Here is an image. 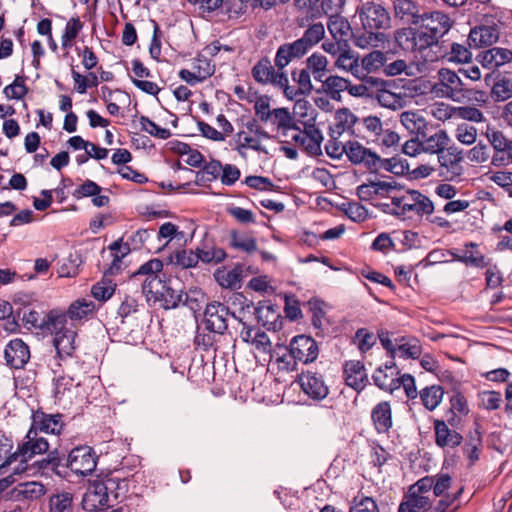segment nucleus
Instances as JSON below:
<instances>
[{
  "label": "nucleus",
  "mask_w": 512,
  "mask_h": 512,
  "mask_svg": "<svg viewBox=\"0 0 512 512\" xmlns=\"http://www.w3.org/2000/svg\"><path fill=\"white\" fill-rule=\"evenodd\" d=\"M119 474L120 471H110L92 481L82 499L83 509L112 508L123 501L129 491V480Z\"/></svg>",
  "instance_id": "f257e3e1"
},
{
  "label": "nucleus",
  "mask_w": 512,
  "mask_h": 512,
  "mask_svg": "<svg viewBox=\"0 0 512 512\" xmlns=\"http://www.w3.org/2000/svg\"><path fill=\"white\" fill-rule=\"evenodd\" d=\"M418 28H410L406 38V49L422 52L427 48L437 49L442 37L450 30L452 21L448 15L433 11L422 13Z\"/></svg>",
  "instance_id": "f03ea898"
},
{
  "label": "nucleus",
  "mask_w": 512,
  "mask_h": 512,
  "mask_svg": "<svg viewBox=\"0 0 512 512\" xmlns=\"http://www.w3.org/2000/svg\"><path fill=\"white\" fill-rule=\"evenodd\" d=\"M393 57V52L380 50H372L362 57L354 54V77L361 81L359 84H354V96L373 98L376 91L385 92L386 82L368 74L377 72Z\"/></svg>",
  "instance_id": "7ed1b4c3"
},
{
  "label": "nucleus",
  "mask_w": 512,
  "mask_h": 512,
  "mask_svg": "<svg viewBox=\"0 0 512 512\" xmlns=\"http://www.w3.org/2000/svg\"><path fill=\"white\" fill-rule=\"evenodd\" d=\"M438 78L439 81L433 87L437 95L460 103L472 99L484 101L485 93L465 81L459 70L455 72L448 68H441L438 71Z\"/></svg>",
  "instance_id": "20e7f679"
},
{
  "label": "nucleus",
  "mask_w": 512,
  "mask_h": 512,
  "mask_svg": "<svg viewBox=\"0 0 512 512\" xmlns=\"http://www.w3.org/2000/svg\"><path fill=\"white\" fill-rule=\"evenodd\" d=\"M282 348L285 353L277 358V362L279 368L286 371H297L298 362L309 364L314 362L319 355L317 342L305 334L294 336L289 345Z\"/></svg>",
  "instance_id": "39448f33"
},
{
  "label": "nucleus",
  "mask_w": 512,
  "mask_h": 512,
  "mask_svg": "<svg viewBox=\"0 0 512 512\" xmlns=\"http://www.w3.org/2000/svg\"><path fill=\"white\" fill-rule=\"evenodd\" d=\"M142 292L148 299L160 302L164 310L180 307L184 296L183 284L172 278H152L146 284H142Z\"/></svg>",
  "instance_id": "423d86ee"
},
{
  "label": "nucleus",
  "mask_w": 512,
  "mask_h": 512,
  "mask_svg": "<svg viewBox=\"0 0 512 512\" xmlns=\"http://www.w3.org/2000/svg\"><path fill=\"white\" fill-rule=\"evenodd\" d=\"M395 161V158L381 159L375 152L354 141V165H362L371 173H376L381 168L394 174L402 173L403 165H398Z\"/></svg>",
  "instance_id": "0eeeda50"
},
{
  "label": "nucleus",
  "mask_w": 512,
  "mask_h": 512,
  "mask_svg": "<svg viewBox=\"0 0 512 512\" xmlns=\"http://www.w3.org/2000/svg\"><path fill=\"white\" fill-rule=\"evenodd\" d=\"M400 217L411 219L414 215L430 216L434 211V204L430 198L418 190H407L400 196Z\"/></svg>",
  "instance_id": "6e6552de"
},
{
  "label": "nucleus",
  "mask_w": 512,
  "mask_h": 512,
  "mask_svg": "<svg viewBox=\"0 0 512 512\" xmlns=\"http://www.w3.org/2000/svg\"><path fill=\"white\" fill-rule=\"evenodd\" d=\"M97 455L94 449L88 445H80L68 452V463L71 473L78 476L90 475L97 466Z\"/></svg>",
  "instance_id": "1a4fd4ad"
},
{
  "label": "nucleus",
  "mask_w": 512,
  "mask_h": 512,
  "mask_svg": "<svg viewBox=\"0 0 512 512\" xmlns=\"http://www.w3.org/2000/svg\"><path fill=\"white\" fill-rule=\"evenodd\" d=\"M356 13L359 14L364 30L378 32L380 29L390 27L391 19L389 13L380 4L367 2L361 8H357Z\"/></svg>",
  "instance_id": "9d476101"
},
{
  "label": "nucleus",
  "mask_w": 512,
  "mask_h": 512,
  "mask_svg": "<svg viewBox=\"0 0 512 512\" xmlns=\"http://www.w3.org/2000/svg\"><path fill=\"white\" fill-rule=\"evenodd\" d=\"M488 142L494 150L491 164L496 167L507 166L512 163V139L500 130H488L486 133Z\"/></svg>",
  "instance_id": "9b49d317"
},
{
  "label": "nucleus",
  "mask_w": 512,
  "mask_h": 512,
  "mask_svg": "<svg viewBox=\"0 0 512 512\" xmlns=\"http://www.w3.org/2000/svg\"><path fill=\"white\" fill-rule=\"evenodd\" d=\"M229 314L230 309L225 304L219 301L207 303L204 310L206 330L210 333L225 334L228 330L227 317Z\"/></svg>",
  "instance_id": "f8f14e48"
},
{
  "label": "nucleus",
  "mask_w": 512,
  "mask_h": 512,
  "mask_svg": "<svg viewBox=\"0 0 512 512\" xmlns=\"http://www.w3.org/2000/svg\"><path fill=\"white\" fill-rule=\"evenodd\" d=\"M63 414H48L42 409L32 412L30 430L37 434L47 433L60 435L64 429Z\"/></svg>",
  "instance_id": "ddd939ff"
},
{
  "label": "nucleus",
  "mask_w": 512,
  "mask_h": 512,
  "mask_svg": "<svg viewBox=\"0 0 512 512\" xmlns=\"http://www.w3.org/2000/svg\"><path fill=\"white\" fill-rule=\"evenodd\" d=\"M296 381L301 390L314 400H322L329 393L328 386L325 384L323 375L310 369L302 370L298 374Z\"/></svg>",
  "instance_id": "4468645a"
},
{
  "label": "nucleus",
  "mask_w": 512,
  "mask_h": 512,
  "mask_svg": "<svg viewBox=\"0 0 512 512\" xmlns=\"http://www.w3.org/2000/svg\"><path fill=\"white\" fill-rule=\"evenodd\" d=\"M4 359L8 367L22 369L30 359V348L22 339H12L5 347Z\"/></svg>",
  "instance_id": "2eb2a0df"
},
{
  "label": "nucleus",
  "mask_w": 512,
  "mask_h": 512,
  "mask_svg": "<svg viewBox=\"0 0 512 512\" xmlns=\"http://www.w3.org/2000/svg\"><path fill=\"white\" fill-rule=\"evenodd\" d=\"M254 315L258 323L268 330L277 331L282 327V316L278 306L270 300H262L254 307Z\"/></svg>",
  "instance_id": "dca6fc26"
},
{
  "label": "nucleus",
  "mask_w": 512,
  "mask_h": 512,
  "mask_svg": "<svg viewBox=\"0 0 512 512\" xmlns=\"http://www.w3.org/2000/svg\"><path fill=\"white\" fill-rule=\"evenodd\" d=\"M309 48L297 39L292 43H284L277 49L274 63L278 70L284 69L292 60L302 58Z\"/></svg>",
  "instance_id": "f3484780"
},
{
  "label": "nucleus",
  "mask_w": 512,
  "mask_h": 512,
  "mask_svg": "<svg viewBox=\"0 0 512 512\" xmlns=\"http://www.w3.org/2000/svg\"><path fill=\"white\" fill-rule=\"evenodd\" d=\"M476 59L484 68L498 72V67L512 61V51L506 48L493 47L481 51Z\"/></svg>",
  "instance_id": "a211bd4d"
},
{
  "label": "nucleus",
  "mask_w": 512,
  "mask_h": 512,
  "mask_svg": "<svg viewBox=\"0 0 512 512\" xmlns=\"http://www.w3.org/2000/svg\"><path fill=\"white\" fill-rule=\"evenodd\" d=\"M435 444L440 448H456L462 441L463 436L456 430L450 429L445 420H434Z\"/></svg>",
  "instance_id": "6ab92c4d"
},
{
  "label": "nucleus",
  "mask_w": 512,
  "mask_h": 512,
  "mask_svg": "<svg viewBox=\"0 0 512 512\" xmlns=\"http://www.w3.org/2000/svg\"><path fill=\"white\" fill-rule=\"evenodd\" d=\"M248 3L253 10L262 8L267 11L277 5V0H228L226 14L230 19H238L246 13Z\"/></svg>",
  "instance_id": "aec40b11"
},
{
  "label": "nucleus",
  "mask_w": 512,
  "mask_h": 512,
  "mask_svg": "<svg viewBox=\"0 0 512 512\" xmlns=\"http://www.w3.org/2000/svg\"><path fill=\"white\" fill-rule=\"evenodd\" d=\"M382 132V123L377 116L358 118L354 116V138L369 142Z\"/></svg>",
  "instance_id": "412c9836"
},
{
  "label": "nucleus",
  "mask_w": 512,
  "mask_h": 512,
  "mask_svg": "<svg viewBox=\"0 0 512 512\" xmlns=\"http://www.w3.org/2000/svg\"><path fill=\"white\" fill-rule=\"evenodd\" d=\"M487 85L493 82L491 88V97L497 101H505L512 97V81L506 76L496 71L487 73L484 77Z\"/></svg>",
  "instance_id": "4be33fe9"
},
{
  "label": "nucleus",
  "mask_w": 512,
  "mask_h": 512,
  "mask_svg": "<svg viewBox=\"0 0 512 512\" xmlns=\"http://www.w3.org/2000/svg\"><path fill=\"white\" fill-rule=\"evenodd\" d=\"M445 40H441V45L434 50V54L436 58H445L447 57L449 61H455L459 63L468 62L472 54L468 48L458 43L445 44Z\"/></svg>",
  "instance_id": "5701e85b"
},
{
  "label": "nucleus",
  "mask_w": 512,
  "mask_h": 512,
  "mask_svg": "<svg viewBox=\"0 0 512 512\" xmlns=\"http://www.w3.org/2000/svg\"><path fill=\"white\" fill-rule=\"evenodd\" d=\"M499 32L494 26H478L471 29L468 35V44L470 47L490 46L497 42Z\"/></svg>",
  "instance_id": "b1692460"
},
{
  "label": "nucleus",
  "mask_w": 512,
  "mask_h": 512,
  "mask_svg": "<svg viewBox=\"0 0 512 512\" xmlns=\"http://www.w3.org/2000/svg\"><path fill=\"white\" fill-rule=\"evenodd\" d=\"M396 354L404 359H418L422 354V345L419 339L411 335L394 337Z\"/></svg>",
  "instance_id": "393cba45"
},
{
  "label": "nucleus",
  "mask_w": 512,
  "mask_h": 512,
  "mask_svg": "<svg viewBox=\"0 0 512 512\" xmlns=\"http://www.w3.org/2000/svg\"><path fill=\"white\" fill-rule=\"evenodd\" d=\"M422 143V151L431 154H437L448 146L450 138L446 131L436 130L433 134H429L427 130L419 137Z\"/></svg>",
  "instance_id": "a878e982"
},
{
  "label": "nucleus",
  "mask_w": 512,
  "mask_h": 512,
  "mask_svg": "<svg viewBox=\"0 0 512 512\" xmlns=\"http://www.w3.org/2000/svg\"><path fill=\"white\" fill-rule=\"evenodd\" d=\"M215 280L223 287L236 290L241 287L243 279V264H236L231 270L217 269L214 273Z\"/></svg>",
  "instance_id": "bb28decb"
},
{
  "label": "nucleus",
  "mask_w": 512,
  "mask_h": 512,
  "mask_svg": "<svg viewBox=\"0 0 512 512\" xmlns=\"http://www.w3.org/2000/svg\"><path fill=\"white\" fill-rule=\"evenodd\" d=\"M371 418L378 433H387L392 427V411L388 401L378 403L371 412Z\"/></svg>",
  "instance_id": "cd10ccee"
},
{
  "label": "nucleus",
  "mask_w": 512,
  "mask_h": 512,
  "mask_svg": "<svg viewBox=\"0 0 512 512\" xmlns=\"http://www.w3.org/2000/svg\"><path fill=\"white\" fill-rule=\"evenodd\" d=\"M395 16L407 24L418 25L421 9L412 0H396L394 2Z\"/></svg>",
  "instance_id": "c85d7f7f"
},
{
  "label": "nucleus",
  "mask_w": 512,
  "mask_h": 512,
  "mask_svg": "<svg viewBox=\"0 0 512 512\" xmlns=\"http://www.w3.org/2000/svg\"><path fill=\"white\" fill-rule=\"evenodd\" d=\"M395 189L396 186L392 182H370L368 184L358 186L357 195L361 201H368L373 197V195L385 196Z\"/></svg>",
  "instance_id": "c756f323"
},
{
  "label": "nucleus",
  "mask_w": 512,
  "mask_h": 512,
  "mask_svg": "<svg viewBox=\"0 0 512 512\" xmlns=\"http://www.w3.org/2000/svg\"><path fill=\"white\" fill-rule=\"evenodd\" d=\"M45 493V486L42 483L36 481L19 483L12 490V495L16 500H37L40 497H42Z\"/></svg>",
  "instance_id": "7c9ffc66"
},
{
  "label": "nucleus",
  "mask_w": 512,
  "mask_h": 512,
  "mask_svg": "<svg viewBox=\"0 0 512 512\" xmlns=\"http://www.w3.org/2000/svg\"><path fill=\"white\" fill-rule=\"evenodd\" d=\"M21 309L13 310L10 302L0 300V320H5L4 330L9 333H18L20 331Z\"/></svg>",
  "instance_id": "2f4dec72"
},
{
  "label": "nucleus",
  "mask_w": 512,
  "mask_h": 512,
  "mask_svg": "<svg viewBox=\"0 0 512 512\" xmlns=\"http://www.w3.org/2000/svg\"><path fill=\"white\" fill-rule=\"evenodd\" d=\"M200 168L201 170L195 172L194 184L197 186H206V183H210L219 177L222 163L220 160L212 158Z\"/></svg>",
  "instance_id": "473e14b6"
},
{
  "label": "nucleus",
  "mask_w": 512,
  "mask_h": 512,
  "mask_svg": "<svg viewBox=\"0 0 512 512\" xmlns=\"http://www.w3.org/2000/svg\"><path fill=\"white\" fill-rule=\"evenodd\" d=\"M432 508L430 499L411 492L399 505L398 512H426Z\"/></svg>",
  "instance_id": "72a5a7b5"
},
{
  "label": "nucleus",
  "mask_w": 512,
  "mask_h": 512,
  "mask_svg": "<svg viewBox=\"0 0 512 512\" xmlns=\"http://www.w3.org/2000/svg\"><path fill=\"white\" fill-rule=\"evenodd\" d=\"M76 336V332L73 330L64 331V332H56L55 337L53 339V343L55 349L57 351V355L63 359L68 356H71L75 350L74 339Z\"/></svg>",
  "instance_id": "f704fd0d"
},
{
  "label": "nucleus",
  "mask_w": 512,
  "mask_h": 512,
  "mask_svg": "<svg viewBox=\"0 0 512 512\" xmlns=\"http://www.w3.org/2000/svg\"><path fill=\"white\" fill-rule=\"evenodd\" d=\"M482 447V434L478 428L470 431L463 446L464 454L468 457L469 462L473 465L479 460L480 451Z\"/></svg>",
  "instance_id": "c9c22d12"
},
{
  "label": "nucleus",
  "mask_w": 512,
  "mask_h": 512,
  "mask_svg": "<svg viewBox=\"0 0 512 512\" xmlns=\"http://www.w3.org/2000/svg\"><path fill=\"white\" fill-rule=\"evenodd\" d=\"M94 309L95 304L93 301L80 298L69 305L67 315L71 321H81L92 314Z\"/></svg>",
  "instance_id": "e433bc0d"
},
{
  "label": "nucleus",
  "mask_w": 512,
  "mask_h": 512,
  "mask_svg": "<svg viewBox=\"0 0 512 512\" xmlns=\"http://www.w3.org/2000/svg\"><path fill=\"white\" fill-rule=\"evenodd\" d=\"M67 311L61 309H51L45 314V331L64 332L69 331L66 327L68 319Z\"/></svg>",
  "instance_id": "4c0bfd02"
},
{
  "label": "nucleus",
  "mask_w": 512,
  "mask_h": 512,
  "mask_svg": "<svg viewBox=\"0 0 512 512\" xmlns=\"http://www.w3.org/2000/svg\"><path fill=\"white\" fill-rule=\"evenodd\" d=\"M327 26L334 39L338 40V43L344 41V45L348 47L347 40L344 39V36H347L348 32L352 29L350 22L340 14H337L333 17H329Z\"/></svg>",
  "instance_id": "58836bf2"
},
{
  "label": "nucleus",
  "mask_w": 512,
  "mask_h": 512,
  "mask_svg": "<svg viewBox=\"0 0 512 512\" xmlns=\"http://www.w3.org/2000/svg\"><path fill=\"white\" fill-rule=\"evenodd\" d=\"M67 449L54 448L51 450L52 455V474H55L61 478H67L70 474V466L67 461L68 459Z\"/></svg>",
  "instance_id": "ea45409f"
},
{
  "label": "nucleus",
  "mask_w": 512,
  "mask_h": 512,
  "mask_svg": "<svg viewBox=\"0 0 512 512\" xmlns=\"http://www.w3.org/2000/svg\"><path fill=\"white\" fill-rule=\"evenodd\" d=\"M274 71L275 68L272 66L270 59L264 56L254 65L251 74L257 83L265 85L272 80Z\"/></svg>",
  "instance_id": "a19ab883"
},
{
  "label": "nucleus",
  "mask_w": 512,
  "mask_h": 512,
  "mask_svg": "<svg viewBox=\"0 0 512 512\" xmlns=\"http://www.w3.org/2000/svg\"><path fill=\"white\" fill-rule=\"evenodd\" d=\"M373 380L377 387L381 390L392 393L395 391V385L398 383L399 372H389L379 366L373 374Z\"/></svg>",
  "instance_id": "79ce46f5"
},
{
  "label": "nucleus",
  "mask_w": 512,
  "mask_h": 512,
  "mask_svg": "<svg viewBox=\"0 0 512 512\" xmlns=\"http://www.w3.org/2000/svg\"><path fill=\"white\" fill-rule=\"evenodd\" d=\"M116 286L112 278L103 276L100 281L92 285L91 294L98 301H107L115 293Z\"/></svg>",
  "instance_id": "37998d69"
},
{
  "label": "nucleus",
  "mask_w": 512,
  "mask_h": 512,
  "mask_svg": "<svg viewBox=\"0 0 512 512\" xmlns=\"http://www.w3.org/2000/svg\"><path fill=\"white\" fill-rule=\"evenodd\" d=\"M443 394V388L437 385L425 387L419 392L423 405L429 411H433L438 407L443 398Z\"/></svg>",
  "instance_id": "c03bdc74"
},
{
  "label": "nucleus",
  "mask_w": 512,
  "mask_h": 512,
  "mask_svg": "<svg viewBox=\"0 0 512 512\" xmlns=\"http://www.w3.org/2000/svg\"><path fill=\"white\" fill-rule=\"evenodd\" d=\"M438 161L442 167L454 171L463 160L462 151L456 146H447L445 150L437 153Z\"/></svg>",
  "instance_id": "a18cd8bd"
},
{
  "label": "nucleus",
  "mask_w": 512,
  "mask_h": 512,
  "mask_svg": "<svg viewBox=\"0 0 512 512\" xmlns=\"http://www.w3.org/2000/svg\"><path fill=\"white\" fill-rule=\"evenodd\" d=\"M163 269V261L158 258H153L142 264L135 272L132 273L131 278L138 276H146L142 284H146L152 278L161 279L158 275Z\"/></svg>",
  "instance_id": "49530a36"
},
{
  "label": "nucleus",
  "mask_w": 512,
  "mask_h": 512,
  "mask_svg": "<svg viewBox=\"0 0 512 512\" xmlns=\"http://www.w3.org/2000/svg\"><path fill=\"white\" fill-rule=\"evenodd\" d=\"M401 123L408 131L416 134L418 138L427 130L425 119L415 112H403L401 115Z\"/></svg>",
  "instance_id": "de8ad7c7"
},
{
  "label": "nucleus",
  "mask_w": 512,
  "mask_h": 512,
  "mask_svg": "<svg viewBox=\"0 0 512 512\" xmlns=\"http://www.w3.org/2000/svg\"><path fill=\"white\" fill-rule=\"evenodd\" d=\"M205 298L206 294L201 288L192 287L188 291H184L181 306H186L190 311L196 314L202 309Z\"/></svg>",
  "instance_id": "09e8293b"
},
{
  "label": "nucleus",
  "mask_w": 512,
  "mask_h": 512,
  "mask_svg": "<svg viewBox=\"0 0 512 512\" xmlns=\"http://www.w3.org/2000/svg\"><path fill=\"white\" fill-rule=\"evenodd\" d=\"M49 512H73V495L69 492L52 495L49 499Z\"/></svg>",
  "instance_id": "8fccbe9b"
},
{
  "label": "nucleus",
  "mask_w": 512,
  "mask_h": 512,
  "mask_svg": "<svg viewBox=\"0 0 512 512\" xmlns=\"http://www.w3.org/2000/svg\"><path fill=\"white\" fill-rule=\"evenodd\" d=\"M384 38V33L365 30V32L359 34L354 33V45L363 49L369 47L375 48L379 46L380 42H383Z\"/></svg>",
  "instance_id": "3c124183"
},
{
  "label": "nucleus",
  "mask_w": 512,
  "mask_h": 512,
  "mask_svg": "<svg viewBox=\"0 0 512 512\" xmlns=\"http://www.w3.org/2000/svg\"><path fill=\"white\" fill-rule=\"evenodd\" d=\"M293 113L300 123L316 122L317 111L306 99H297L293 107Z\"/></svg>",
  "instance_id": "603ef678"
},
{
  "label": "nucleus",
  "mask_w": 512,
  "mask_h": 512,
  "mask_svg": "<svg viewBox=\"0 0 512 512\" xmlns=\"http://www.w3.org/2000/svg\"><path fill=\"white\" fill-rule=\"evenodd\" d=\"M205 69L204 73L199 71V74L193 73L188 69H181L179 72V77L188 83L189 85H195L196 83L203 82L205 79L211 77L215 72V66L211 65L210 61L204 58Z\"/></svg>",
  "instance_id": "864d4df0"
},
{
  "label": "nucleus",
  "mask_w": 512,
  "mask_h": 512,
  "mask_svg": "<svg viewBox=\"0 0 512 512\" xmlns=\"http://www.w3.org/2000/svg\"><path fill=\"white\" fill-rule=\"evenodd\" d=\"M229 245L232 248L240 249L247 253H253L257 251V240L254 237H248L245 239L239 238L237 230L233 229L229 233Z\"/></svg>",
  "instance_id": "5fc2aeb1"
},
{
  "label": "nucleus",
  "mask_w": 512,
  "mask_h": 512,
  "mask_svg": "<svg viewBox=\"0 0 512 512\" xmlns=\"http://www.w3.org/2000/svg\"><path fill=\"white\" fill-rule=\"evenodd\" d=\"M460 382H455L452 387L453 395L450 398L451 407L449 410L457 412L460 415H467L469 413V407L465 396L460 391Z\"/></svg>",
  "instance_id": "6e6d98bb"
},
{
  "label": "nucleus",
  "mask_w": 512,
  "mask_h": 512,
  "mask_svg": "<svg viewBox=\"0 0 512 512\" xmlns=\"http://www.w3.org/2000/svg\"><path fill=\"white\" fill-rule=\"evenodd\" d=\"M139 122L141 124V129L153 137L166 140L170 138L172 135L169 129L158 126L154 121L149 119V117L147 116H140Z\"/></svg>",
  "instance_id": "4d7b16f0"
},
{
  "label": "nucleus",
  "mask_w": 512,
  "mask_h": 512,
  "mask_svg": "<svg viewBox=\"0 0 512 512\" xmlns=\"http://www.w3.org/2000/svg\"><path fill=\"white\" fill-rule=\"evenodd\" d=\"M357 340L358 349L365 353L370 350L377 342L376 335L367 328H359L354 333V341Z\"/></svg>",
  "instance_id": "13d9d810"
},
{
  "label": "nucleus",
  "mask_w": 512,
  "mask_h": 512,
  "mask_svg": "<svg viewBox=\"0 0 512 512\" xmlns=\"http://www.w3.org/2000/svg\"><path fill=\"white\" fill-rule=\"evenodd\" d=\"M291 77L292 80L298 84V91L301 92V94L308 96L312 92L313 85L307 68L300 71L294 69L291 72Z\"/></svg>",
  "instance_id": "bf43d9fd"
},
{
  "label": "nucleus",
  "mask_w": 512,
  "mask_h": 512,
  "mask_svg": "<svg viewBox=\"0 0 512 512\" xmlns=\"http://www.w3.org/2000/svg\"><path fill=\"white\" fill-rule=\"evenodd\" d=\"M325 29L323 24L316 23L311 25L299 38L309 49L316 45L324 37Z\"/></svg>",
  "instance_id": "052dcab7"
},
{
  "label": "nucleus",
  "mask_w": 512,
  "mask_h": 512,
  "mask_svg": "<svg viewBox=\"0 0 512 512\" xmlns=\"http://www.w3.org/2000/svg\"><path fill=\"white\" fill-rule=\"evenodd\" d=\"M169 238V240L160 248L157 249V253L162 251L168 246L169 242L173 238L182 239L184 238V232L179 231V227L172 222L163 223L158 231V239Z\"/></svg>",
  "instance_id": "680f3d73"
},
{
  "label": "nucleus",
  "mask_w": 512,
  "mask_h": 512,
  "mask_svg": "<svg viewBox=\"0 0 512 512\" xmlns=\"http://www.w3.org/2000/svg\"><path fill=\"white\" fill-rule=\"evenodd\" d=\"M244 183L255 190H271L278 191L279 186H276L268 177L250 175L244 180Z\"/></svg>",
  "instance_id": "e2e57ef3"
},
{
  "label": "nucleus",
  "mask_w": 512,
  "mask_h": 512,
  "mask_svg": "<svg viewBox=\"0 0 512 512\" xmlns=\"http://www.w3.org/2000/svg\"><path fill=\"white\" fill-rule=\"evenodd\" d=\"M324 301L317 297H312L307 305L309 306L310 311L312 312V325L319 329L322 326V319L325 316V312L323 310Z\"/></svg>",
  "instance_id": "0e129e2a"
},
{
  "label": "nucleus",
  "mask_w": 512,
  "mask_h": 512,
  "mask_svg": "<svg viewBox=\"0 0 512 512\" xmlns=\"http://www.w3.org/2000/svg\"><path fill=\"white\" fill-rule=\"evenodd\" d=\"M284 312L290 321H297L303 317L300 302L294 295L285 296Z\"/></svg>",
  "instance_id": "69168bd1"
},
{
  "label": "nucleus",
  "mask_w": 512,
  "mask_h": 512,
  "mask_svg": "<svg viewBox=\"0 0 512 512\" xmlns=\"http://www.w3.org/2000/svg\"><path fill=\"white\" fill-rule=\"evenodd\" d=\"M23 326L28 329H39L45 331V315L41 317L40 313L35 310H30L22 316Z\"/></svg>",
  "instance_id": "338daca9"
},
{
  "label": "nucleus",
  "mask_w": 512,
  "mask_h": 512,
  "mask_svg": "<svg viewBox=\"0 0 512 512\" xmlns=\"http://www.w3.org/2000/svg\"><path fill=\"white\" fill-rule=\"evenodd\" d=\"M102 188L92 180H85L78 188H76L72 196L79 200L85 197H92L93 195L99 194Z\"/></svg>",
  "instance_id": "774afa93"
}]
</instances>
